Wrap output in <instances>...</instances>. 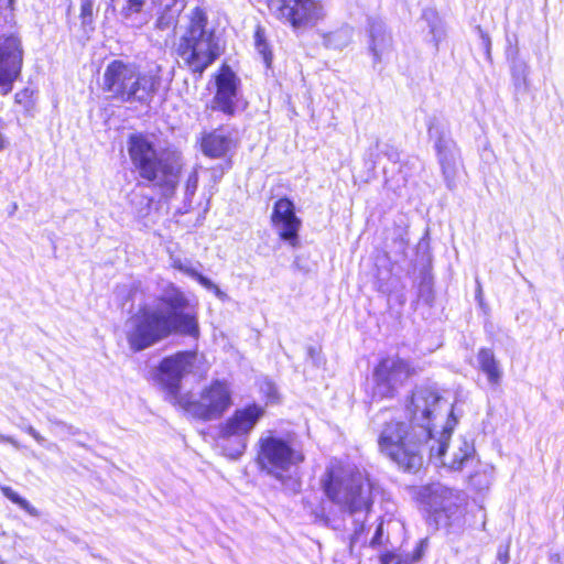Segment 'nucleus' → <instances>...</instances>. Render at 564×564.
<instances>
[{"mask_svg":"<svg viewBox=\"0 0 564 564\" xmlns=\"http://www.w3.org/2000/svg\"><path fill=\"white\" fill-rule=\"evenodd\" d=\"M448 412V403L430 388H417L408 405L410 422L389 417V412L379 414L382 426L378 435L380 453L408 471H416L423 465V458L432 436V422L441 410Z\"/></svg>","mask_w":564,"mask_h":564,"instance_id":"f257e3e1","label":"nucleus"},{"mask_svg":"<svg viewBox=\"0 0 564 564\" xmlns=\"http://www.w3.org/2000/svg\"><path fill=\"white\" fill-rule=\"evenodd\" d=\"M172 334L198 339L197 311L185 293L174 284L166 285L154 304L141 306L127 322L130 348L141 351Z\"/></svg>","mask_w":564,"mask_h":564,"instance_id":"f03ea898","label":"nucleus"},{"mask_svg":"<svg viewBox=\"0 0 564 564\" xmlns=\"http://www.w3.org/2000/svg\"><path fill=\"white\" fill-rule=\"evenodd\" d=\"M321 482L327 499L352 519L350 547L365 544V522L373 505L375 484L365 471L339 463L327 467Z\"/></svg>","mask_w":564,"mask_h":564,"instance_id":"7ed1b4c3","label":"nucleus"},{"mask_svg":"<svg viewBox=\"0 0 564 564\" xmlns=\"http://www.w3.org/2000/svg\"><path fill=\"white\" fill-rule=\"evenodd\" d=\"M162 85L161 67L142 70L133 63L110 62L102 76L104 90L120 102L149 105Z\"/></svg>","mask_w":564,"mask_h":564,"instance_id":"20e7f679","label":"nucleus"},{"mask_svg":"<svg viewBox=\"0 0 564 564\" xmlns=\"http://www.w3.org/2000/svg\"><path fill=\"white\" fill-rule=\"evenodd\" d=\"M304 460L303 451L289 437L269 431L258 441L256 462L260 471L293 494L301 488L299 469Z\"/></svg>","mask_w":564,"mask_h":564,"instance_id":"39448f33","label":"nucleus"},{"mask_svg":"<svg viewBox=\"0 0 564 564\" xmlns=\"http://www.w3.org/2000/svg\"><path fill=\"white\" fill-rule=\"evenodd\" d=\"M128 153L141 178L159 187L165 197L174 194L181 172V163L175 155L156 149L144 134L130 135Z\"/></svg>","mask_w":564,"mask_h":564,"instance_id":"423d86ee","label":"nucleus"},{"mask_svg":"<svg viewBox=\"0 0 564 564\" xmlns=\"http://www.w3.org/2000/svg\"><path fill=\"white\" fill-rule=\"evenodd\" d=\"M177 55L195 73L202 74L221 53L219 39L207 28L203 10L195 8L187 18L176 47Z\"/></svg>","mask_w":564,"mask_h":564,"instance_id":"0eeeda50","label":"nucleus"},{"mask_svg":"<svg viewBox=\"0 0 564 564\" xmlns=\"http://www.w3.org/2000/svg\"><path fill=\"white\" fill-rule=\"evenodd\" d=\"M264 413L263 406L251 403L236 409L220 425L219 440L221 448L228 457L236 459L245 453L248 436L263 417Z\"/></svg>","mask_w":564,"mask_h":564,"instance_id":"6e6552de","label":"nucleus"},{"mask_svg":"<svg viewBox=\"0 0 564 564\" xmlns=\"http://www.w3.org/2000/svg\"><path fill=\"white\" fill-rule=\"evenodd\" d=\"M456 421L447 419L438 437L432 433L429 451L430 458L451 470H460L475 460V447L466 437H459L449 444Z\"/></svg>","mask_w":564,"mask_h":564,"instance_id":"1a4fd4ad","label":"nucleus"},{"mask_svg":"<svg viewBox=\"0 0 564 564\" xmlns=\"http://www.w3.org/2000/svg\"><path fill=\"white\" fill-rule=\"evenodd\" d=\"M415 375L410 360L389 355L379 360L372 370V398L392 399L405 382Z\"/></svg>","mask_w":564,"mask_h":564,"instance_id":"9d476101","label":"nucleus"},{"mask_svg":"<svg viewBox=\"0 0 564 564\" xmlns=\"http://www.w3.org/2000/svg\"><path fill=\"white\" fill-rule=\"evenodd\" d=\"M232 405V391L226 380H213L205 386L197 398L192 397L183 404L194 417L203 421H214Z\"/></svg>","mask_w":564,"mask_h":564,"instance_id":"9b49d317","label":"nucleus"},{"mask_svg":"<svg viewBox=\"0 0 564 564\" xmlns=\"http://www.w3.org/2000/svg\"><path fill=\"white\" fill-rule=\"evenodd\" d=\"M422 500L440 521L444 518L445 524H453L462 518L465 510V496L442 484H432L420 490Z\"/></svg>","mask_w":564,"mask_h":564,"instance_id":"f8f14e48","label":"nucleus"},{"mask_svg":"<svg viewBox=\"0 0 564 564\" xmlns=\"http://www.w3.org/2000/svg\"><path fill=\"white\" fill-rule=\"evenodd\" d=\"M203 359L197 351H180L164 358L159 366V380L171 395H176L183 377L187 373L205 371L198 364Z\"/></svg>","mask_w":564,"mask_h":564,"instance_id":"ddd939ff","label":"nucleus"},{"mask_svg":"<svg viewBox=\"0 0 564 564\" xmlns=\"http://www.w3.org/2000/svg\"><path fill=\"white\" fill-rule=\"evenodd\" d=\"M427 133L430 139L434 140V147L446 186L453 189L455 187L459 150L454 140L449 137L448 131L441 126L437 120L433 119L430 121Z\"/></svg>","mask_w":564,"mask_h":564,"instance_id":"4468645a","label":"nucleus"},{"mask_svg":"<svg viewBox=\"0 0 564 564\" xmlns=\"http://www.w3.org/2000/svg\"><path fill=\"white\" fill-rule=\"evenodd\" d=\"M269 7L294 29L312 26L324 15L322 6L314 0H271Z\"/></svg>","mask_w":564,"mask_h":564,"instance_id":"2eb2a0df","label":"nucleus"},{"mask_svg":"<svg viewBox=\"0 0 564 564\" xmlns=\"http://www.w3.org/2000/svg\"><path fill=\"white\" fill-rule=\"evenodd\" d=\"M23 50L19 37L10 35L0 40V95H8L20 77Z\"/></svg>","mask_w":564,"mask_h":564,"instance_id":"dca6fc26","label":"nucleus"},{"mask_svg":"<svg viewBox=\"0 0 564 564\" xmlns=\"http://www.w3.org/2000/svg\"><path fill=\"white\" fill-rule=\"evenodd\" d=\"M217 91L213 99V109L219 110L226 116L232 117L240 108L238 91L239 78L227 66H224L216 77Z\"/></svg>","mask_w":564,"mask_h":564,"instance_id":"f3484780","label":"nucleus"},{"mask_svg":"<svg viewBox=\"0 0 564 564\" xmlns=\"http://www.w3.org/2000/svg\"><path fill=\"white\" fill-rule=\"evenodd\" d=\"M271 220L280 238L296 247L302 221L295 215L293 202L285 197L278 199L273 206Z\"/></svg>","mask_w":564,"mask_h":564,"instance_id":"a211bd4d","label":"nucleus"},{"mask_svg":"<svg viewBox=\"0 0 564 564\" xmlns=\"http://www.w3.org/2000/svg\"><path fill=\"white\" fill-rule=\"evenodd\" d=\"M200 148L204 155L212 159H231V152L237 148L235 131L228 128H218L203 134Z\"/></svg>","mask_w":564,"mask_h":564,"instance_id":"6ab92c4d","label":"nucleus"},{"mask_svg":"<svg viewBox=\"0 0 564 564\" xmlns=\"http://www.w3.org/2000/svg\"><path fill=\"white\" fill-rule=\"evenodd\" d=\"M370 51L375 63H380L383 56L392 48L391 34L387 32L384 23L379 19L369 21Z\"/></svg>","mask_w":564,"mask_h":564,"instance_id":"aec40b11","label":"nucleus"},{"mask_svg":"<svg viewBox=\"0 0 564 564\" xmlns=\"http://www.w3.org/2000/svg\"><path fill=\"white\" fill-rule=\"evenodd\" d=\"M151 4L156 9L158 14L155 28L161 31H173L184 8L183 2L181 0H151Z\"/></svg>","mask_w":564,"mask_h":564,"instance_id":"412c9836","label":"nucleus"},{"mask_svg":"<svg viewBox=\"0 0 564 564\" xmlns=\"http://www.w3.org/2000/svg\"><path fill=\"white\" fill-rule=\"evenodd\" d=\"M120 15L126 24L132 28L143 26L151 18L148 0H124L120 8Z\"/></svg>","mask_w":564,"mask_h":564,"instance_id":"4be33fe9","label":"nucleus"},{"mask_svg":"<svg viewBox=\"0 0 564 564\" xmlns=\"http://www.w3.org/2000/svg\"><path fill=\"white\" fill-rule=\"evenodd\" d=\"M477 361L488 382L494 387L499 386L502 379V370L494 351L489 348H481L477 354Z\"/></svg>","mask_w":564,"mask_h":564,"instance_id":"5701e85b","label":"nucleus"},{"mask_svg":"<svg viewBox=\"0 0 564 564\" xmlns=\"http://www.w3.org/2000/svg\"><path fill=\"white\" fill-rule=\"evenodd\" d=\"M494 479V467L477 462L474 471L468 476L469 485L477 491L488 490Z\"/></svg>","mask_w":564,"mask_h":564,"instance_id":"b1692460","label":"nucleus"},{"mask_svg":"<svg viewBox=\"0 0 564 564\" xmlns=\"http://www.w3.org/2000/svg\"><path fill=\"white\" fill-rule=\"evenodd\" d=\"M398 529H402V524L399 521L392 519L384 521L382 519L375 530V533L369 542V546L375 549L388 543L390 531Z\"/></svg>","mask_w":564,"mask_h":564,"instance_id":"393cba45","label":"nucleus"},{"mask_svg":"<svg viewBox=\"0 0 564 564\" xmlns=\"http://www.w3.org/2000/svg\"><path fill=\"white\" fill-rule=\"evenodd\" d=\"M197 185H198V174L196 171H193L186 180L185 192H184V202H183V206L181 208L182 213H184V214L188 213L193 208L192 199L196 193Z\"/></svg>","mask_w":564,"mask_h":564,"instance_id":"a878e982","label":"nucleus"},{"mask_svg":"<svg viewBox=\"0 0 564 564\" xmlns=\"http://www.w3.org/2000/svg\"><path fill=\"white\" fill-rule=\"evenodd\" d=\"M3 495L13 503L18 505L21 509L28 512L30 516L37 517L39 511L34 508L26 499L22 498L10 487L2 488Z\"/></svg>","mask_w":564,"mask_h":564,"instance_id":"bb28decb","label":"nucleus"},{"mask_svg":"<svg viewBox=\"0 0 564 564\" xmlns=\"http://www.w3.org/2000/svg\"><path fill=\"white\" fill-rule=\"evenodd\" d=\"M254 44L258 53L263 57L264 63L267 66H270L272 61V54L269 50V45L265 42L264 33L261 28H258L254 34Z\"/></svg>","mask_w":564,"mask_h":564,"instance_id":"cd10ccee","label":"nucleus"},{"mask_svg":"<svg viewBox=\"0 0 564 564\" xmlns=\"http://www.w3.org/2000/svg\"><path fill=\"white\" fill-rule=\"evenodd\" d=\"M420 558V554L417 553L415 556L410 558L409 556H401L393 552H387L380 556L381 564H412L413 562Z\"/></svg>","mask_w":564,"mask_h":564,"instance_id":"c85d7f7f","label":"nucleus"},{"mask_svg":"<svg viewBox=\"0 0 564 564\" xmlns=\"http://www.w3.org/2000/svg\"><path fill=\"white\" fill-rule=\"evenodd\" d=\"M173 268L183 272L184 274L195 278L198 273L197 269L192 264L189 260L173 259Z\"/></svg>","mask_w":564,"mask_h":564,"instance_id":"c756f323","label":"nucleus"},{"mask_svg":"<svg viewBox=\"0 0 564 564\" xmlns=\"http://www.w3.org/2000/svg\"><path fill=\"white\" fill-rule=\"evenodd\" d=\"M203 288L215 293L218 299H224L225 293L208 278L204 276L199 272L194 278Z\"/></svg>","mask_w":564,"mask_h":564,"instance_id":"7c9ffc66","label":"nucleus"},{"mask_svg":"<svg viewBox=\"0 0 564 564\" xmlns=\"http://www.w3.org/2000/svg\"><path fill=\"white\" fill-rule=\"evenodd\" d=\"M231 159H225L218 165L212 167L210 173L214 182H218L231 169Z\"/></svg>","mask_w":564,"mask_h":564,"instance_id":"2f4dec72","label":"nucleus"},{"mask_svg":"<svg viewBox=\"0 0 564 564\" xmlns=\"http://www.w3.org/2000/svg\"><path fill=\"white\" fill-rule=\"evenodd\" d=\"M260 390L267 397L268 401L274 402L278 399V391L272 381L263 380L260 384Z\"/></svg>","mask_w":564,"mask_h":564,"instance_id":"473e14b6","label":"nucleus"},{"mask_svg":"<svg viewBox=\"0 0 564 564\" xmlns=\"http://www.w3.org/2000/svg\"><path fill=\"white\" fill-rule=\"evenodd\" d=\"M496 560L497 564L510 563V542L499 545Z\"/></svg>","mask_w":564,"mask_h":564,"instance_id":"72a5a7b5","label":"nucleus"},{"mask_svg":"<svg viewBox=\"0 0 564 564\" xmlns=\"http://www.w3.org/2000/svg\"><path fill=\"white\" fill-rule=\"evenodd\" d=\"M135 198H139L140 204L143 205V207L138 210V215L144 216L148 213V209L150 208L151 199L142 195H134L131 202H133Z\"/></svg>","mask_w":564,"mask_h":564,"instance_id":"f704fd0d","label":"nucleus"},{"mask_svg":"<svg viewBox=\"0 0 564 564\" xmlns=\"http://www.w3.org/2000/svg\"><path fill=\"white\" fill-rule=\"evenodd\" d=\"M30 436H32L39 444H43L45 438L31 425L22 427Z\"/></svg>","mask_w":564,"mask_h":564,"instance_id":"c9c22d12","label":"nucleus"},{"mask_svg":"<svg viewBox=\"0 0 564 564\" xmlns=\"http://www.w3.org/2000/svg\"><path fill=\"white\" fill-rule=\"evenodd\" d=\"M30 436H32L39 444H43L45 438L31 425L22 427Z\"/></svg>","mask_w":564,"mask_h":564,"instance_id":"e433bc0d","label":"nucleus"},{"mask_svg":"<svg viewBox=\"0 0 564 564\" xmlns=\"http://www.w3.org/2000/svg\"><path fill=\"white\" fill-rule=\"evenodd\" d=\"M93 13V3L90 0H82V17L86 18Z\"/></svg>","mask_w":564,"mask_h":564,"instance_id":"4c0bfd02","label":"nucleus"},{"mask_svg":"<svg viewBox=\"0 0 564 564\" xmlns=\"http://www.w3.org/2000/svg\"><path fill=\"white\" fill-rule=\"evenodd\" d=\"M0 443H10L15 448H20V444L15 438H13L11 436L3 435L1 433H0Z\"/></svg>","mask_w":564,"mask_h":564,"instance_id":"58836bf2","label":"nucleus"},{"mask_svg":"<svg viewBox=\"0 0 564 564\" xmlns=\"http://www.w3.org/2000/svg\"><path fill=\"white\" fill-rule=\"evenodd\" d=\"M58 425H61L62 427H65L67 430V432L72 435H76L78 433V430L73 427V426H67L66 424L59 422Z\"/></svg>","mask_w":564,"mask_h":564,"instance_id":"ea45409f","label":"nucleus"},{"mask_svg":"<svg viewBox=\"0 0 564 564\" xmlns=\"http://www.w3.org/2000/svg\"><path fill=\"white\" fill-rule=\"evenodd\" d=\"M481 39L484 41V44L486 45L487 53L489 54V47H490V40L487 35L481 33Z\"/></svg>","mask_w":564,"mask_h":564,"instance_id":"a19ab883","label":"nucleus"},{"mask_svg":"<svg viewBox=\"0 0 564 564\" xmlns=\"http://www.w3.org/2000/svg\"><path fill=\"white\" fill-rule=\"evenodd\" d=\"M524 70H525V65H521L520 68H517L516 66L513 67V73L514 74H524Z\"/></svg>","mask_w":564,"mask_h":564,"instance_id":"79ce46f5","label":"nucleus"},{"mask_svg":"<svg viewBox=\"0 0 564 564\" xmlns=\"http://www.w3.org/2000/svg\"><path fill=\"white\" fill-rule=\"evenodd\" d=\"M113 6H118V0H111Z\"/></svg>","mask_w":564,"mask_h":564,"instance_id":"37998d69","label":"nucleus"}]
</instances>
